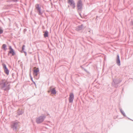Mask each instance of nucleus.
I'll return each mask as SVG.
<instances>
[{"label":"nucleus","mask_w":133,"mask_h":133,"mask_svg":"<svg viewBox=\"0 0 133 133\" xmlns=\"http://www.w3.org/2000/svg\"><path fill=\"white\" fill-rule=\"evenodd\" d=\"M83 4L81 0H78L77 2L76 6L77 8V12L82 11L83 9Z\"/></svg>","instance_id":"f257e3e1"},{"label":"nucleus","mask_w":133,"mask_h":133,"mask_svg":"<svg viewBox=\"0 0 133 133\" xmlns=\"http://www.w3.org/2000/svg\"><path fill=\"white\" fill-rule=\"evenodd\" d=\"M68 3L69 4L72 9H75L76 7V4L74 0H68Z\"/></svg>","instance_id":"f03ea898"},{"label":"nucleus","mask_w":133,"mask_h":133,"mask_svg":"<svg viewBox=\"0 0 133 133\" xmlns=\"http://www.w3.org/2000/svg\"><path fill=\"white\" fill-rule=\"evenodd\" d=\"M36 9L39 15H41L43 14V12L41 10V7L39 6V4H37L35 5Z\"/></svg>","instance_id":"7ed1b4c3"},{"label":"nucleus","mask_w":133,"mask_h":133,"mask_svg":"<svg viewBox=\"0 0 133 133\" xmlns=\"http://www.w3.org/2000/svg\"><path fill=\"white\" fill-rule=\"evenodd\" d=\"M3 88H5L4 89L5 90L7 91L9 90L10 89V85L8 84V83L7 82H4L2 84Z\"/></svg>","instance_id":"20e7f679"},{"label":"nucleus","mask_w":133,"mask_h":133,"mask_svg":"<svg viewBox=\"0 0 133 133\" xmlns=\"http://www.w3.org/2000/svg\"><path fill=\"white\" fill-rule=\"evenodd\" d=\"M9 49L10 50L9 53H10V54H11L12 56H14L16 55L15 51L12 48L11 46H9Z\"/></svg>","instance_id":"39448f33"},{"label":"nucleus","mask_w":133,"mask_h":133,"mask_svg":"<svg viewBox=\"0 0 133 133\" xmlns=\"http://www.w3.org/2000/svg\"><path fill=\"white\" fill-rule=\"evenodd\" d=\"M83 27V24H82L80 25H79L75 27V30L77 31H79L82 30Z\"/></svg>","instance_id":"423d86ee"},{"label":"nucleus","mask_w":133,"mask_h":133,"mask_svg":"<svg viewBox=\"0 0 133 133\" xmlns=\"http://www.w3.org/2000/svg\"><path fill=\"white\" fill-rule=\"evenodd\" d=\"M33 70L34 76H36L39 73V70L38 69L35 67L33 69Z\"/></svg>","instance_id":"0eeeda50"},{"label":"nucleus","mask_w":133,"mask_h":133,"mask_svg":"<svg viewBox=\"0 0 133 133\" xmlns=\"http://www.w3.org/2000/svg\"><path fill=\"white\" fill-rule=\"evenodd\" d=\"M74 99V95L73 94L71 93H70V96L69 98V102L70 103L72 102L73 99Z\"/></svg>","instance_id":"6e6552de"},{"label":"nucleus","mask_w":133,"mask_h":133,"mask_svg":"<svg viewBox=\"0 0 133 133\" xmlns=\"http://www.w3.org/2000/svg\"><path fill=\"white\" fill-rule=\"evenodd\" d=\"M116 63L118 66H119L121 65V62L119 58V57L118 54L117 55L116 58Z\"/></svg>","instance_id":"1a4fd4ad"},{"label":"nucleus","mask_w":133,"mask_h":133,"mask_svg":"<svg viewBox=\"0 0 133 133\" xmlns=\"http://www.w3.org/2000/svg\"><path fill=\"white\" fill-rule=\"evenodd\" d=\"M44 117H40L39 118L37 119L36 122L37 123H39L42 122L44 120Z\"/></svg>","instance_id":"9d476101"},{"label":"nucleus","mask_w":133,"mask_h":133,"mask_svg":"<svg viewBox=\"0 0 133 133\" xmlns=\"http://www.w3.org/2000/svg\"><path fill=\"white\" fill-rule=\"evenodd\" d=\"M25 46L23 45L22 46V51H21V52H23L25 54V56L26 55H27V53L26 51H24V50L25 49Z\"/></svg>","instance_id":"9b49d317"},{"label":"nucleus","mask_w":133,"mask_h":133,"mask_svg":"<svg viewBox=\"0 0 133 133\" xmlns=\"http://www.w3.org/2000/svg\"><path fill=\"white\" fill-rule=\"evenodd\" d=\"M2 49L5 51L7 49L6 45L5 44H3L2 46Z\"/></svg>","instance_id":"f8f14e48"},{"label":"nucleus","mask_w":133,"mask_h":133,"mask_svg":"<svg viewBox=\"0 0 133 133\" xmlns=\"http://www.w3.org/2000/svg\"><path fill=\"white\" fill-rule=\"evenodd\" d=\"M48 31L46 30L44 32V37L46 38V37H48Z\"/></svg>","instance_id":"ddd939ff"},{"label":"nucleus","mask_w":133,"mask_h":133,"mask_svg":"<svg viewBox=\"0 0 133 133\" xmlns=\"http://www.w3.org/2000/svg\"><path fill=\"white\" fill-rule=\"evenodd\" d=\"M4 69L5 72L7 75L9 74V71L6 67H4Z\"/></svg>","instance_id":"4468645a"},{"label":"nucleus","mask_w":133,"mask_h":133,"mask_svg":"<svg viewBox=\"0 0 133 133\" xmlns=\"http://www.w3.org/2000/svg\"><path fill=\"white\" fill-rule=\"evenodd\" d=\"M51 94H55L56 93V91L54 88L51 91Z\"/></svg>","instance_id":"2eb2a0df"},{"label":"nucleus","mask_w":133,"mask_h":133,"mask_svg":"<svg viewBox=\"0 0 133 133\" xmlns=\"http://www.w3.org/2000/svg\"><path fill=\"white\" fill-rule=\"evenodd\" d=\"M3 30L1 27L0 28V34H2L3 32Z\"/></svg>","instance_id":"dca6fc26"},{"label":"nucleus","mask_w":133,"mask_h":133,"mask_svg":"<svg viewBox=\"0 0 133 133\" xmlns=\"http://www.w3.org/2000/svg\"><path fill=\"white\" fill-rule=\"evenodd\" d=\"M11 1L14 2H16L18 1V0H11Z\"/></svg>","instance_id":"f3484780"},{"label":"nucleus","mask_w":133,"mask_h":133,"mask_svg":"<svg viewBox=\"0 0 133 133\" xmlns=\"http://www.w3.org/2000/svg\"><path fill=\"white\" fill-rule=\"evenodd\" d=\"M17 124V123H14L13 124V126L16 127V125Z\"/></svg>","instance_id":"a211bd4d"},{"label":"nucleus","mask_w":133,"mask_h":133,"mask_svg":"<svg viewBox=\"0 0 133 133\" xmlns=\"http://www.w3.org/2000/svg\"><path fill=\"white\" fill-rule=\"evenodd\" d=\"M81 11H79V12H78L79 14V15H80V16H81Z\"/></svg>","instance_id":"6ab92c4d"},{"label":"nucleus","mask_w":133,"mask_h":133,"mask_svg":"<svg viewBox=\"0 0 133 133\" xmlns=\"http://www.w3.org/2000/svg\"><path fill=\"white\" fill-rule=\"evenodd\" d=\"M3 66H6V65L4 64H3Z\"/></svg>","instance_id":"aec40b11"},{"label":"nucleus","mask_w":133,"mask_h":133,"mask_svg":"<svg viewBox=\"0 0 133 133\" xmlns=\"http://www.w3.org/2000/svg\"><path fill=\"white\" fill-rule=\"evenodd\" d=\"M131 25H133V21H132L131 22Z\"/></svg>","instance_id":"412c9836"},{"label":"nucleus","mask_w":133,"mask_h":133,"mask_svg":"<svg viewBox=\"0 0 133 133\" xmlns=\"http://www.w3.org/2000/svg\"><path fill=\"white\" fill-rule=\"evenodd\" d=\"M27 30V29H25L23 30V31L24 32L26 31Z\"/></svg>","instance_id":"4be33fe9"},{"label":"nucleus","mask_w":133,"mask_h":133,"mask_svg":"<svg viewBox=\"0 0 133 133\" xmlns=\"http://www.w3.org/2000/svg\"><path fill=\"white\" fill-rule=\"evenodd\" d=\"M12 2V1H11V0H9L7 1V2Z\"/></svg>","instance_id":"5701e85b"},{"label":"nucleus","mask_w":133,"mask_h":133,"mask_svg":"<svg viewBox=\"0 0 133 133\" xmlns=\"http://www.w3.org/2000/svg\"><path fill=\"white\" fill-rule=\"evenodd\" d=\"M13 5L12 4H11V5H9V6H12Z\"/></svg>","instance_id":"b1692460"},{"label":"nucleus","mask_w":133,"mask_h":133,"mask_svg":"<svg viewBox=\"0 0 133 133\" xmlns=\"http://www.w3.org/2000/svg\"><path fill=\"white\" fill-rule=\"evenodd\" d=\"M10 54V53H9V52L8 53V56H9V54Z\"/></svg>","instance_id":"393cba45"},{"label":"nucleus","mask_w":133,"mask_h":133,"mask_svg":"<svg viewBox=\"0 0 133 133\" xmlns=\"http://www.w3.org/2000/svg\"><path fill=\"white\" fill-rule=\"evenodd\" d=\"M70 7V6L69 5H68V7Z\"/></svg>","instance_id":"a878e982"}]
</instances>
